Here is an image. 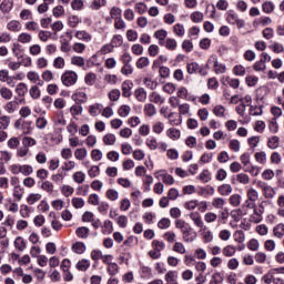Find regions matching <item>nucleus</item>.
Returning a JSON list of instances; mask_svg holds the SVG:
<instances>
[{
  "instance_id": "nucleus-1",
  "label": "nucleus",
  "mask_w": 284,
  "mask_h": 284,
  "mask_svg": "<svg viewBox=\"0 0 284 284\" xmlns=\"http://www.w3.org/2000/svg\"><path fill=\"white\" fill-rule=\"evenodd\" d=\"M213 67V72L215 74H225L227 67L225 64L219 62V57L215 54L211 55L206 62V68H212Z\"/></svg>"
},
{
  "instance_id": "nucleus-2",
  "label": "nucleus",
  "mask_w": 284,
  "mask_h": 284,
  "mask_svg": "<svg viewBox=\"0 0 284 284\" xmlns=\"http://www.w3.org/2000/svg\"><path fill=\"white\" fill-rule=\"evenodd\" d=\"M62 84L65 85V88H72V85H75L77 81H79V74L74 71H65L61 75Z\"/></svg>"
},
{
  "instance_id": "nucleus-3",
  "label": "nucleus",
  "mask_w": 284,
  "mask_h": 284,
  "mask_svg": "<svg viewBox=\"0 0 284 284\" xmlns=\"http://www.w3.org/2000/svg\"><path fill=\"white\" fill-rule=\"evenodd\" d=\"M256 185L260 190H262L263 196L265 199H274V196H276V191L274 190V187L270 186V184H267L266 182L257 181Z\"/></svg>"
},
{
  "instance_id": "nucleus-4",
  "label": "nucleus",
  "mask_w": 284,
  "mask_h": 284,
  "mask_svg": "<svg viewBox=\"0 0 284 284\" xmlns=\"http://www.w3.org/2000/svg\"><path fill=\"white\" fill-rule=\"evenodd\" d=\"M0 82L7 83L9 88H14V77H11L7 69L0 70Z\"/></svg>"
},
{
  "instance_id": "nucleus-5",
  "label": "nucleus",
  "mask_w": 284,
  "mask_h": 284,
  "mask_svg": "<svg viewBox=\"0 0 284 284\" xmlns=\"http://www.w3.org/2000/svg\"><path fill=\"white\" fill-rule=\"evenodd\" d=\"M227 23L231 26H237V28H245V20L240 19L236 13H229L226 17Z\"/></svg>"
},
{
  "instance_id": "nucleus-6",
  "label": "nucleus",
  "mask_w": 284,
  "mask_h": 284,
  "mask_svg": "<svg viewBox=\"0 0 284 284\" xmlns=\"http://www.w3.org/2000/svg\"><path fill=\"white\" fill-rule=\"evenodd\" d=\"M189 219H191V221H193V223L196 227H200V230H203L205 223H203V217H201V213L191 212L189 214Z\"/></svg>"
},
{
  "instance_id": "nucleus-7",
  "label": "nucleus",
  "mask_w": 284,
  "mask_h": 284,
  "mask_svg": "<svg viewBox=\"0 0 284 284\" xmlns=\"http://www.w3.org/2000/svg\"><path fill=\"white\" fill-rule=\"evenodd\" d=\"M14 92L18 99H24L26 94H28V84H26L24 82H19L16 85Z\"/></svg>"
},
{
  "instance_id": "nucleus-8",
  "label": "nucleus",
  "mask_w": 284,
  "mask_h": 284,
  "mask_svg": "<svg viewBox=\"0 0 284 284\" xmlns=\"http://www.w3.org/2000/svg\"><path fill=\"white\" fill-rule=\"evenodd\" d=\"M149 101H150V103H155L158 105H163V103H165V98H163V95H161L159 92L153 91L149 95Z\"/></svg>"
},
{
  "instance_id": "nucleus-9",
  "label": "nucleus",
  "mask_w": 284,
  "mask_h": 284,
  "mask_svg": "<svg viewBox=\"0 0 284 284\" xmlns=\"http://www.w3.org/2000/svg\"><path fill=\"white\" fill-rule=\"evenodd\" d=\"M9 102H7L3 106V110L6 112H8V114H14V112H17V110H19V102L17 100H8Z\"/></svg>"
},
{
  "instance_id": "nucleus-10",
  "label": "nucleus",
  "mask_w": 284,
  "mask_h": 284,
  "mask_svg": "<svg viewBox=\"0 0 284 284\" xmlns=\"http://www.w3.org/2000/svg\"><path fill=\"white\" fill-rule=\"evenodd\" d=\"M75 39L84 41V43H90V41H92V34L85 30H78L75 31Z\"/></svg>"
},
{
  "instance_id": "nucleus-11",
  "label": "nucleus",
  "mask_w": 284,
  "mask_h": 284,
  "mask_svg": "<svg viewBox=\"0 0 284 284\" xmlns=\"http://www.w3.org/2000/svg\"><path fill=\"white\" fill-rule=\"evenodd\" d=\"M266 145L268 150H278L281 148V138L277 135L268 138Z\"/></svg>"
},
{
  "instance_id": "nucleus-12",
  "label": "nucleus",
  "mask_w": 284,
  "mask_h": 284,
  "mask_svg": "<svg viewBox=\"0 0 284 284\" xmlns=\"http://www.w3.org/2000/svg\"><path fill=\"white\" fill-rule=\"evenodd\" d=\"M234 189L232 187V184H221L217 186V192L220 196H230Z\"/></svg>"
},
{
  "instance_id": "nucleus-13",
  "label": "nucleus",
  "mask_w": 284,
  "mask_h": 284,
  "mask_svg": "<svg viewBox=\"0 0 284 284\" xmlns=\"http://www.w3.org/2000/svg\"><path fill=\"white\" fill-rule=\"evenodd\" d=\"M226 204H227V202L223 197H213L212 203H211V205H212V207H214V210H225Z\"/></svg>"
},
{
  "instance_id": "nucleus-14",
  "label": "nucleus",
  "mask_w": 284,
  "mask_h": 284,
  "mask_svg": "<svg viewBox=\"0 0 284 284\" xmlns=\"http://www.w3.org/2000/svg\"><path fill=\"white\" fill-rule=\"evenodd\" d=\"M134 97L140 103H145L148 99V92L145 91V89L140 88L134 91Z\"/></svg>"
},
{
  "instance_id": "nucleus-15",
  "label": "nucleus",
  "mask_w": 284,
  "mask_h": 284,
  "mask_svg": "<svg viewBox=\"0 0 284 284\" xmlns=\"http://www.w3.org/2000/svg\"><path fill=\"white\" fill-rule=\"evenodd\" d=\"M155 39L159 41V45H165V39H168V31L164 29L154 32Z\"/></svg>"
},
{
  "instance_id": "nucleus-16",
  "label": "nucleus",
  "mask_w": 284,
  "mask_h": 284,
  "mask_svg": "<svg viewBox=\"0 0 284 284\" xmlns=\"http://www.w3.org/2000/svg\"><path fill=\"white\" fill-rule=\"evenodd\" d=\"M132 82L130 81H124L122 83V97H124V99H129V97H132Z\"/></svg>"
},
{
  "instance_id": "nucleus-17",
  "label": "nucleus",
  "mask_w": 284,
  "mask_h": 284,
  "mask_svg": "<svg viewBox=\"0 0 284 284\" xmlns=\"http://www.w3.org/2000/svg\"><path fill=\"white\" fill-rule=\"evenodd\" d=\"M0 97L1 99H4V101H11L13 97L12 90L8 87H1Z\"/></svg>"
},
{
  "instance_id": "nucleus-18",
  "label": "nucleus",
  "mask_w": 284,
  "mask_h": 284,
  "mask_svg": "<svg viewBox=\"0 0 284 284\" xmlns=\"http://www.w3.org/2000/svg\"><path fill=\"white\" fill-rule=\"evenodd\" d=\"M254 159L260 165H265L267 163V153L265 151H258L254 154Z\"/></svg>"
},
{
  "instance_id": "nucleus-19",
  "label": "nucleus",
  "mask_w": 284,
  "mask_h": 284,
  "mask_svg": "<svg viewBox=\"0 0 284 284\" xmlns=\"http://www.w3.org/2000/svg\"><path fill=\"white\" fill-rule=\"evenodd\" d=\"M7 29L10 30V32H21L22 26L20 21L11 20L8 22Z\"/></svg>"
},
{
  "instance_id": "nucleus-20",
  "label": "nucleus",
  "mask_w": 284,
  "mask_h": 284,
  "mask_svg": "<svg viewBox=\"0 0 284 284\" xmlns=\"http://www.w3.org/2000/svg\"><path fill=\"white\" fill-rule=\"evenodd\" d=\"M79 272H88L90 270V260L82 258L75 264Z\"/></svg>"
},
{
  "instance_id": "nucleus-21",
  "label": "nucleus",
  "mask_w": 284,
  "mask_h": 284,
  "mask_svg": "<svg viewBox=\"0 0 284 284\" xmlns=\"http://www.w3.org/2000/svg\"><path fill=\"white\" fill-rule=\"evenodd\" d=\"M14 2L12 0H3L0 4V10L3 14H8L12 10Z\"/></svg>"
},
{
  "instance_id": "nucleus-22",
  "label": "nucleus",
  "mask_w": 284,
  "mask_h": 284,
  "mask_svg": "<svg viewBox=\"0 0 284 284\" xmlns=\"http://www.w3.org/2000/svg\"><path fill=\"white\" fill-rule=\"evenodd\" d=\"M33 125V122L30 121V120H24L23 123H22V134H32V132L34 131V126Z\"/></svg>"
},
{
  "instance_id": "nucleus-23",
  "label": "nucleus",
  "mask_w": 284,
  "mask_h": 284,
  "mask_svg": "<svg viewBox=\"0 0 284 284\" xmlns=\"http://www.w3.org/2000/svg\"><path fill=\"white\" fill-rule=\"evenodd\" d=\"M23 194H26V190L21 185H16L13 187V199L14 201H21L23 199Z\"/></svg>"
},
{
  "instance_id": "nucleus-24",
  "label": "nucleus",
  "mask_w": 284,
  "mask_h": 284,
  "mask_svg": "<svg viewBox=\"0 0 284 284\" xmlns=\"http://www.w3.org/2000/svg\"><path fill=\"white\" fill-rule=\"evenodd\" d=\"M222 254L229 258H232V256H234V254H236V246H234L232 244L224 246L222 250Z\"/></svg>"
},
{
  "instance_id": "nucleus-25",
  "label": "nucleus",
  "mask_w": 284,
  "mask_h": 284,
  "mask_svg": "<svg viewBox=\"0 0 284 284\" xmlns=\"http://www.w3.org/2000/svg\"><path fill=\"white\" fill-rule=\"evenodd\" d=\"M183 235V241L185 243H194L196 241V233H192V227L182 233Z\"/></svg>"
},
{
  "instance_id": "nucleus-26",
  "label": "nucleus",
  "mask_w": 284,
  "mask_h": 284,
  "mask_svg": "<svg viewBox=\"0 0 284 284\" xmlns=\"http://www.w3.org/2000/svg\"><path fill=\"white\" fill-rule=\"evenodd\" d=\"M73 101H78L79 103H88V94L83 91H77L72 95Z\"/></svg>"
},
{
  "instance_id": "nucleus-27",
  "label": "nucleus",
  "mask_w": 284,
  "mask_h": 284,
  "mask_svg": "<svg viewBox=\"0 0 284 284\" xmlns=\"http://www.w3.org/2000/svg\"><path fill=\"white\" fill-rule=\"evenodd\" d=\"M101 112H103V105L95 103L89 106V113L92 116H99V114H101Z\"/></svg>"
},
{
  "instance_id": "nucleus-28",
  "label": "nucleus",
  "mask_w": 284,
  "mask_h": 284,
  "mask_svg": "<svg viewBox=\"0 0 284 284\" xmlns=\"http://www.w3.org/2000/svg\"><path fill=\"white\" fill-rule=\"evenodd\" d=\"M70 113L73 116V119H77V116H81V114H83V106L79 103L73 104L70 108Z\"/></svg>"
},
{
  "instance_id": "nucleus-29",
  "label": "nucleus",
  "mask_w": 284,
  "mask_h": 284,
  "mask_svg": "<svg viewBox=\"0 0 284 284\" xmlns=\"http://www.w3.org/2000/svg\"><path fill=\"white\" fill-rule=\"evenodd\" d=\"M250 221L255 224L261 223V221H263V213L256 209L253 210V213L250 215Z\"/></svg>"
},
{
  "instance_id": "nucleus-30",
  "label": "nucleus",
  "mask_w": 284,
  "mask_h": 284,
  "mask_svg": "<svg viewBox=\"0 0 284 284\" xmlns=\"http://www.w3.org/2000/svg\"><path fill=\"white\" fill-rule=\"evenodd\" d=\"M18 43H23V44H28L32 42V34L28 33V32H22L18 36L17 39Z\"/></svg>"
},
{
  "instance_id": "nucleus-31",
  "label": "nucleus",
  "mask_w": 284,
  "mask_h": 284,
  "mask_svg": "<svg viewBox=\"0 0 284 284\" xmlns=\"http://www.w3.org/2000/svg\"><path fill=\"white\" fill-rule=\"evenodd\" d=\"M41 199H43V195H41V193H30L27 197V203L29 205H34V203H39Z\"/></svg>"
},
{
  "instance_id": "nucleus-32",
  "label": "nucleus",
  "mask_w": 284,
  "mask_h": 284,
  "mask_svg": "<svg viewBox=\"0 0 284 284\" xmlns=\"http://www.w3.org/2000/svg\"><path fill=\"white\" fill-rule=\"evenodd\" d=\"M12 161V153L8 151H0V165H6Z\"/></svg>"
},
{
  "instance_id": "nucleus-33",
  "label": "nucleus",
  "mask_w": 284,
  "mask_h": 284,
  "mask_svg": "<svg viewBox=\"0 0 284 284\" xmlns=\"http://www.w3.org/2000/svg\"><path fill=\"white\" fill-rule=\"evenodd\" d=\"M166 135L169 139H172V141H179V139H181V131L179 129L171 128L166 131Z\"/></svg>"
},
{
  "instance_id": "nucleus-34",
  "label": "nucleus",
  "mask_w": 284,
  "mask_h": 284,
  "mask_svg": "<svg viewBox=\"0 0 284 284\" xmlns=\"http://www.w3.org/2000/svg\"><path fill=\"white\" fill-rule=\"evenodd\" d=\"M29 94H30L31 99L37 101L38 99H41V89H39V85H32L29 89Z\"/></svg>"
},
{
  "instance_id": "nucleus-35",
  "label": "nucleus",
  "mask_w": 284,
  "mask_h": 284,
  "mask_svg": "<svg viewBox=\"0 0 284 284\" xmlns=\"http://www.w3.org/2000/svg\"><path fill=\"white\" fill-rule=\"evenodd\" d=\"M71 65H75L77 68H83V65H85V59L81 55H73L71 58Z\"/></svg>"
},
{
  "instance_id": "nucleus-36",
  "label": "nucleus",
  "mask_w": 284,
  "mask_h": 284,
  "mask_svg": "<svg viewBox=\"0 0 284 284\" xmlns=\"http://www.w3.org/2000/svg\"><path fill=\"white\" fill-rule=\"evenodd\" d=\"M102 141L104 145H114L116 143V135L113 133H106L103 138Z\"/></svg>"
},
{
  "instance_id": "nucleus-37",
  "label": "nucleus",
  "mask_w": 284,
  "mask_h": 284,
  "mask_svg": "<svg viewBox=\"0 0 284 284\" xmlns=\"http://www.w3.org/2000/svg\"><path fill=\"white\" fill-rule=\"evenodd\" d=\"M85 250H87L85 243L83 242H75L72 245V252H74V254H83Z\"/></svg>"
},
{
  "instance_id": "nucleus-38",
  "label": "nucleus",
  "mask_w": 284,
  "mask_h": 284,
  "mask_svg": "<svg viewBox=\"0 0 284 284\" xmlns=\"http://www.w3.org/2000/svg\"><path fill=\"white\" fill-rule=\"evenodd\" d=\"M159 176H161L165 185H174V176L168 174L165 171H162Z\"/></svg>"
},
{
  "instance_id": "nucleus-39",
  "label": "nucleus",
  "mask_w": 284,
  "mask_h": 284,
  "mask_svg": "<svg viewBox=\"0 0 284 284\" xmlns=\"http://www.w3.org/2000/svg\"><path fill=\"white\" fill-rule=\"evenodd\" d=\"M75 234L79 239H88L90 236V229L80 226L75 230Z\"/></svg>"
},
{
  "instance_id": "nucleus-40",
  "label": "nucleus",
  "mask_w": 284,
  "mask_h": 284,
  "mask_svg": "<svg viewBox=\"0 0 284 284\" xmlns=\"http://www.w3.org/2000/svg\"><path fill=\"white\" fill-rule=\"evenodd\" d=\"M164 48H166V50H171V52H174V50H176V47L179 45L176 40H174L173 38H168L164 41Z\"/></svg>"
},
{
  "instance_id": "nucleus-41",
  "label": "nucleus",
  "mask_w": 284,
  "mask_h": 284,
  "mask_svg": "<svg viewBox=\"0 0 284 284\" xmlns=\"http://www.w3.org/2000/svg\"><path fill=\"white\" fill-rule=\"evenodd\" d=\"M179 276V273L176 271H169L165 274V281L166 283L176 284V278Z\"/></svg>"
},
{
  "instance_id": "nucleus-42",
  "label": "nucleus",
  "mask_w": 284,
  "mask_h": 284,
  "mask_svg": "<svg viewBox=\"0 0 284 284\" xmlns=\"http://www.w3.org/2000/svg\"><path fill=\"white\" fill-rule=\"evenodd\" d=\"M175 227L176 230H181V233L183 234L184 232H187L191 227L187 224V222L183 220H176L175 221Z\"/></svg>"
},
{
  "instance_id": "nucleus-43",
  "label": "nucleus",
  "mask_w": 284,
  "mask_h": 284,
  "mask_svg": "<svg viewBox=\"0 0 284 284\" xmlns=\"http://www.w3.org/2000/svg\"><path fill=\"white\" fill-rule=\"evenodd\" d=\"M22 145L30 150V148H34V145H37V140L32 136H24L22 138Z\"/></svg>"
},
{
  "instance_id": "nucleus-44",
  "label": "nucleus",
  "mask_w": 284,
  "mask_h": 284,
  "mask_svg": "<svg viewBox=\"0 0 284 284\" xmlns=\"http://www.w3.org/2000/svg\"><path fill=\"white\" fill-rule=\"evenodd\" d=\"M144 114L146 116H154L156 114V106L152 103L144 104Z\"/></svg>"
},
{
  "instance_id": "nucleus-45",
  "label": "nucleus",
  "mask_w": 284,
  "mask_h": 284,
  "mask_svg": "<svg viewBox=\"0 0 284 284\" xmlns=\"http://www.w3.org/2000/svg\"><path fill=\"white\" fill-rule=\"evenodd\" d=\"M165 130V124L161 121H156L152 125V132L154 134H161Z\"/></svg>"
},
{
  "instance_id": "nucleus-46",
  "label": "nucleus",
  "mask_w": 284,
  "mask_h": 284,
  "mask_svg": "<svg viewBox=\"0 0 284 284\" xmlns=\"http://www.w3.org/2000/svg\"><path fill=\"white\" fill-rule=\"evenodd\" d=\"M213 114L220 119H225V106L217 104L213 108Z\"/></svg>"
},
{
  "instance_id": "nucleus-47",
  "label": "nucleus",
  "mask_w": 284,
  "mask_h": 284,
  "mask_svg": "<svg viewBox=\"0 0 284 284\" xmlns=\"http://www.w3.org/2000/svg\"><path fill=\"white\" fill-rule=\"evenodd\" d=\"M41 190H43V192H47L48 194H53L54 192V184H52V182L50 181H44L41 184Z\"/></svg>"
},
{
  "instance_id": "nucleus-48",
  "label": "nucleus",
  "mask_w": 284,
  "mask_h": 284,
  "mask_svg": "<svg viewBox=\"0 0 284 284\" xmlns=\"http://www.w3.org/2000/svg\"><path fill=\"white\" fill-rule=\"evenodd\" d=\"M250 114H251V116H261V114H263V106L252 104L250 106Z\"/></svg>"
},
{
  "instance_id": "nucleus-49",
  "label": "nucleus",
  "mask_w": 284,
  "mask_h": 284,
  "mask_svg": "<svg viewBox=\"0 0 284 284\" xmlns=\"http://www.w3.org/2000/svg\"><path fill=\"white\" fill-rule=\"evenodd\" d=\"M72 179L74 181V183H85V173H83V171H78L75 173H73Z\"/></svg>"
},
{
  "instance_id": "nucleus-50",
  "label": "nucleus",
  "mask_w": 284,
  "mask_h": 284,
  "mask_svg": "<svg viewBox=\"0 0 284 284\" xmlns=\"http://www.w3.org/2000/svg\"><path fill=\"white\" fill-rule=\"evenodd\" d=\"M273 234L276 239H283L284 236V224L280 223L273 229Z\"/></svg>"
},
{
  "instance_id": "nucleus-51",
  "label": "nucleus",
  "mask_w": 284,
  "mask_h": 284,
  "mask_svg": "<svg viewBox=\"0 0 284 284\" xmlns=\"http://www.w3.org/2000/svg\"><path fill=\"white\" fill-rule=\"evenodd\" d=\"M134 10L138 12V14H145L148 12V4L144 2H136L134 4Z\"/></svg>"
},
{
  "instance_id": "nucleus-52",
  "label": "nucleus",
  "mask_w": 284,
  "mask_h": 284,
  "mask_svg": "<svg viewBox=\"0 0 284 284\" xmlns=\"http://www.w3.org/2000/svg\"><path fill=\"white\" fill-rule=\"evenodd\" d=\"M199 180L202 181V183H210L212 181V174L209 170H203L199 175Z\"/></svg>"
},
{
  "instance_id": "nucleus-53",
  "label": "nucleus",
  "mask_w": 284,
  "mask_h": 284,
  "mask_svg": "<svg viewBox=\"0 0 284 284\" xmlns=\"http://www.w3.org/2000/svg\"><path fill=\"white\" fill-rule=\"evenodd\" d=\"M53 68H55V70H63V68H65V59H63V57H58L53 60Z\"/></svg>"
},
{
  "instance_id": "nucleus-54",
  "label": "nucleus",
  "mask_w": 284,
  "mask_h": 284,
  "mask_svg": "<svg viewBox=\"0 0 284 284\" xmlns=\"http://www.w3.org/2000/svg\"><path fill=\"white\" fill-rule=\"evenodd\" d=\"M79 23H81V18H79V16H70L68 18L69 28H77Z\"/></svg>"
},
{
  "instance_id": "nucleus-55",
  "label": "nucleus",
  "mask_w": 284,
  "mask_h": 284,
  "mask_svg": "<svg viewBox=\"0 0 284 284\" xmlns=\"http://www.w3.org/2000/svg\"><path fill=\"white\" fill-rule=\"evenodd\" d=\"M36 128L38 130H45L48 128V120L44 116H40L36 120Z\"/></svg>"
},
{
  "instance_id": "nucleus-56",
  "label": "nucleus",
  "mask_w": 284,
  "mask_h": 284,
  "mask_svg": "<svg viewBox=\"0 0 284 284\" xmlns=\"http://www.w3.org/2000/svg\"><path fill=\"white\" fill-rule=\"evenodd\" d=\"M146 145L149 146V149L151 150H156L159 148V141L156 140V138L154 136H149L145 141Z\"/></svg>"
},
{
  "instance_id": "nucleus-57",
  "label": "nucleus",
  "mask_w": 284,
  "mask_h": 284,
  "mask_svg": "<svg viewBox=\"0 0 284 284\" xmlns=\"http://www.w3.org/2000/svg\"><path fill=\"white\" fill-rule=\"evenodd\" d=\"M14 247L16 250H19V252H23V250H26V240H23L21 236H18L14 241Z\"/></svg>"
},
{
  "instance_id": "nucleus-58",
  "label": "nucleus",
  "mask_w": 284,
  "mask_h": 284,
  "mask_svg": "<svg viewBox=\"0 0 284 284\" xmlns=\"http://www.w3.org/2000/svg\"><path fill=\"white\" fill-rule=\"evenodd\" d=\"M10 128V116L2 115L0 116V130H8Z\"/></svg>"
},
{
  "instance_id": "nucleus-59",
  "label": "nucleus",
  "mask_w": 284,
  "mask_h": 284,
  "mask_svg": "<svg viewBox=\"0 0 284 284\" xmlns=\"http://www.w3.org/2000/svg\"><path fill=\"white\" fill-rule=\"evenodd\" d=\"M74 156L78 161H83L88 156V150L87 149H77L74 151Z\"/></svg>"
},
{
  "instance_id": "nucleus-60",
  "label": "nucleus",
  "mask_w": 284,
  "mask_h": 284,
  "mask_svg": "<svg viewBox=\"0 0 284 284\" xmlns=\"http://www.w3.org/2000/svg\"><path fill=\"white\" fill-rule=\"evenodd\" d=\"M106 199H109V201H118L119 200V191L114 190V189H109L105 193Z\"/></svg>"
},
{
  "instance_id": "nucleus-61",
  "label": "nucleus",
  "mask_w": 284,
  "mask_h": 284,
  "mask_svg": "<svg viewBox=\"0 0 284 284\" xmlns=\"http://www.w3.org/2000/svg\"><path fill=\"white\" fill-rule=\"evenodd\" d=\"M201 65H199V63L196 62H191L186 65V71L189 74H196V72H199Z\"/></svg>"
},
{
  "instance_id": "nucleus-62",
  "label": "nucleus",
  "mask_w": 284,
  "mask_h": 284,
  "mask_svg": "<svg viewBox=\"0 0 284 284\" xmlns=\"http://www.w3.org/2000/svg\"><path fill=\"white\" fill-rule=\"evenodd\" d=\"M236 181H237V183H241L242 185H247V184H250V175H247L245 173H239L236 175Z\"/></svg>"
},
{
  "instance_id": "nucleus-63",
  "label": "nucleus",
  "mask_w": 284,
  "mask_h": 284,
  "mask_svg": "<svg viewBox=\"0 0 284 284\" xmlns=\"http://www.w3.org/2000/svg\"><path fill=\"white\" fill-rule=\"evenodd\" d=\"M173 32L176 37H184L185 36V27L181 23H178L173 27Z\"/></svg>"
},
{
  "instance_id": "nucleus-64",
  "label": "nucleus",
  "mask_w": 284,
  "mask_h": 284,
  "mask_svg": "<svg viewBox=\"0 0 284 284\" xmlns=\"http://www.w3.org/2000/svg\"><path fill=\"white\" fill-rule=\"evenodd\" d=\"M246 196H247L248 201L256 202V201H258V191H256V189H248Z\"/></svg>"
}]
</instances>
